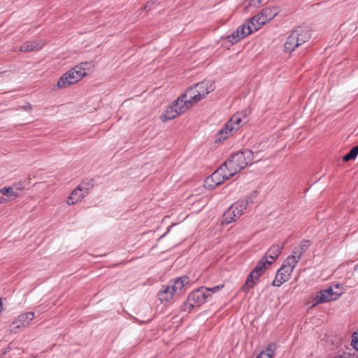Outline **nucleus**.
Returning <instances> with one entry per match:
<instances>
[{
	"mask_svg": "<svg viewBox=\"0 0 358 358\" xmlns=\"http://www.w3.org/2000/svg\"><path fill=\"white\" fill-rule=\"evenodd\" d=\"M278 13L279 8L278 7H266L252 18L257 28L260 29L262 25L273 20Z\"/></svg>",
	"mask_w": 358,
	"mask_h": 358,
	"instance_id": "nucleus-9",
	"label": "nucleus"
},
{
	"mask_svg": "<svg viewBox=\"0 0 358 358\" xmlns=\"http://www.w3.org/2000/svg\"><path fill=\"white\" fill-rule=\"evenodd\" d=\"M292 272L293 271L291 268L282 264L281 267L277 271L272 285L275 287H280L290 279Z\"/></svg>",
	"mask_w": 358,
	"mask_h": 358,
	"instance_id": "nucleus-15",
	"label": "nucleus"
},
{
	"mask_svg": "<svg viewBox=\"0 0 358 358\" xmlns=\"http://www.w3.org/2000/svg\"><path fill=\"white\" fill-rule=\"evenodd\" d=\"M94 67V65L92 62H80L73 69L67 71L58 79L56 85L57 87L64 89L78 83L91 73Z\"/></svg>",
	"mask_w": 358,
	"mask_h": 358,
	"instance_id": "nucleus-1",
	"label": "nucleus"
},
{
	"mask_svg": "<svg viewBox=\"0 0 358 358\" xmlns=\"http://www.w3.org/2000/svg\"><path fill=\"white\" fill-rule=\"evenodd\" d=\"M90 189L87 185L78 186L67 198V204L71 206L81 201L89 194Z\"/></svg>",
	"mask_w": 358,
	"mask_h": 358,
	"instance_id": "nucleus-11",
	"label": "nucleus"
},
{
	"mask_svg": "<svg viewBox=\"0 0 358 358\" xmlns=\"http://www.w3.org/2000/svg\"><path fill=\"white\" fill-rule=\"evenodd\" d=\"M7 201H10L9 199H5L4 197H1L0 198V203H4V202H6Z\"/></svg>",
	"mask_w": 358,
	"mask_h": 358,
	"instance_id": "nucleus-31",
	"label": "nucleus"
},
{
	"mask_svg": "<svg viewBox=\"0 0 358 358\" xmlns=\"http://www.w3.org/2000/svg\"><path fill=\"white\" fill-rule=\"evenodd\" d=\"M189 283V278L187 276H182L170 281L168 285L170 287L171 292H174L175 294H180L182 289H185L188 287Z\"/></svg>",
	"mask_w": 358,
	"mask_h": 358,
	"instance_id": "nucleus-17",
	"label": "nucleus"
},
{
	"mask_svg": "<svg viewBox=\"0 0 358 358\" xmlns=\"http://www.w3.org/2000/svg\"><path fill=\"white\" fill-rule=\"evenodd\" d=\"M341 293L335 292L332 287H329L319 292L314 298L313 305H317L331 301L336 300Z\"/></svg>",
	"mask_w": 358,
	"mask_h": 358,
	"instance_id": "nucleus-10",
	"label": "nucleus"
},
{
	"mask_svg": "<svg viewBox=\"0 0 358 358\" xmlns=\"http://www.w3.org/2000/svg\"><path fill=\"white\" fill-rule=\"evenodd\" d=\"M259 160V158L255 157L254 153L251 150H245L233 155L223 165L227 168L228 171L227 176L233 177L248 164Z\"/></svg>",
	"mask_w": 358,
	"mask_h": 358,
	"instance_id": "nucleus-2",
	"label": "nucleus"
},
{
	"mask_svg": "<svg viewBox=\"0 0 358 358\" xmlns=\"http://www.w3.org/2000/svg\"><path fill=\"white\" fill-rule=\"evenodd\" d=\"M248 121V115L245 111L234 114L219 131L217 135L216 141L225 140L233 131L238 129L241 126L246 124Z\"/></svg>",
	"mask_w": 358,
	"mask_h": 358,
	"instance_id": "nucleus-4",
	"label": "nucleus"
},
{
	"mask_svg": "<svg viewBox=\"0 0 358 358\" xmlns=\"http://www.w3.org/2000/svg\"><path fill=\"white\" fill-rule=\"evenodd\" d=\"M248 206V200L240 199L234 203L224 214L223 224H230L240 217Z\"/></svg>",
	"mask_w": 358,
	"mask_h": 358,
	"instance_id": "nucleus-6",
	"label": "nucleus"
},
{
	"mask_svg": "<svg viewBox=\"0 0 358 358\" xmlns=\"http://www.w3.org/2000/svg\"><path fill=\"white\" fill-rule=\"evenodd\" d=\"M34 317L33 312H27L18 315L12 324L11 330L25 328L30 324Z\"/></svg>",
	"mask_w": 358,
	"mask_h": 358,
	"instance_id": "nucleus-14",
	"label": "nucleus"
},
{
	"mask_svg": "<svg viewBox=\"0 0 358 358\" xmlns=\"http://www.w3.org/2000/svg\"><path fill=\"white\" fill-rule=\"evenodd\" d=\"M0 193L8 196L9 197V200L14 199L19 196L18 192L14 191L10 187L1 188L0 189Z\"/></svg>",
	"mask_w": 358,
	"mask_h": 358,
	"instance_id": "nucleus-24",
	"label": "nucleus"
},
{
	"mask_svg": "<svg viewBox=\"0 0 358 358\" xmlns=\"http://www.w3.org/2000/svg\"><path fill=\"white\" fill-rule=\"evenodd\" d=\"M179 115V113L172 103L166 108L160 118L162 122H166L168 120H173Z\"/></svg>",
	"mask_w": 358,
	"mask_h": 358,
	"instance_id": "nucleus-21",
	"label": "nucleus"
},
{
	"mask_svg": "<svg viewBox=\"0 0 358 358\" xmlns=\"http://www.w3.org/2000/svg\"><path fill=\"white\" fill-rule=\"evenodd\" d=\"M3 73H0V77L2 76V74H3Z\"/></svg>",
	"mask_w": 358,
	"mask_h": 358,
	"instance_id": "nucleus-33",
	"label": "nucleus"
},
{
	"mask_svg": "<svg viewBox=\"0 0 358 358\" xmlns=\"http://www.w3.org/2000/svg\"><path fill=\"white\" fill-rule=\"evenodd\" d=\"M174 294L175 293L171 292L169 285H164L159 292V298L162 301H169L173 298Z\"/></svg>",
	"mask_w": 358,
	"mask_h": 358,
	"instance_id": "nucleus-23",
	"label": "nucleus"
},
{
	"mask_svg": "<svg viewBox=\"0 0 358 358\" xmlns=\"http://www.w3.org/2000/svg\"><path fill=\"white\" fill-rule=\"evenodd\" d=\"M355 270H357V271H358V264L356 266V267H355Z\"/></svg>",
	"mask_w": 358,
	"mask_h": 358,
	"instance_id": "nucleus-32",
	"label": "nucleus"
},
{
	"mask_svg": "<svg viewBox=\"0 0 358 358\" xmlns=\"http://www.w3.org/2000/svg\"><path fill=\"white\" fill-rule=\"evenodd\" d=\"M203 185L207 189H213L219 185L213 179L212 176H210L204 180Z\"/></svg>",
	"mask_w": 358,
	"mask_h": 358,
	"instance_id": "nucleus-26",
	"label": "nucleus"
},
{
	"mask_svg": "<svg viewBox=\"0 0 358 358\" xmlns=\"http://www.w3.org/2000/svg\"><path fill=\"white\" fill-rule=\"evenodd\" d=\"M227 175L228 171L224 165H222L217 170L211 174L213 179L215 180L218 185L222 184L224 181L231 178V176Z\"/></svg>",
	"mask_w": 358,
	"mask_h": 358,
	"instance_id": "nucleus-20",
	"label": "nucleus"
},
{
	"mask_svg": "<svg viewBox=\"0 0 358 358\" xmlns=\"http://www.w3.org/2000/svg\"><path fill=\"white\" fill-rule=\"evenodd\" d=\"M275 350V344L271 343L266 346L265 350L261 351L256 358H273Z\"/></svg>",
	"mask_w": 358,
	"mask_h": 358,
	"instance_id": "nucleus-22",
	"label": "nucleus"
},
{
	"mask_svg": "<svg viewBox=\"0 0 358 358\" xmlns=\"http://www.w3.org/2000/svg\"><path fill=\"white\" fill-rule=\"evenodd\" d=\"M285 247L284 243L272 245L267 250L263 259H264L268 265H271L280 255Z\"/></svg>",
	"mask_w": 358,
	"mask_h": 358,
	"instance_id": "nucleus-16",
	"label": "nucleus"
},
{
	"mask_svg": "<svg viewBox=\"0 0 358 358\" xmlns=\"http://www.w3.org/2000/svg\"><path fill=\"white\" fill-rule=\"evenodd\" d=\"M310 34L307 27H299L292 31L285 43V50L293 52L297 47L309 40Z\"/></svg>",
	"mask_w": 358,
	"mask_h": 358,
	"instance_id": "nucleus-5",
	"label": "nucleus"
},
{
	"mask_svg": "<svg viewBox=\"0 0 358 358\" xmlns=\"http://www.w3.org/2000/svg\"><path fill=\"white\" fill-rule=\"evenodd\" d=\"M223 287H224V285H220L215 286L213 287H207L208 293H210L211 294L213 293L217 292L222 288H223Z\"/></svg>",
	"mask_w": 358,
	"mask_h": 358,
	"instance_id": "nucleus-29",
	"label": "nucleus"
},
{
	"mask_svg": "<svg viewBox=\"0 0 358 358\" xmlns=\"http://www.w3.org/2000/svg\"><path fill=\"white\" fill-rule=\"evenodd\" d=\"M214 89L215 86L212 82L204 80L188 88L183 94L185 98L187 99L193 106L205 98Z\"/></svg>",
	"mask_w": 358,
	"mask_h": 358,
	"instance_id": "nucleus-3",
	"label": "nucleus"
},
{
	"mask_svg": "<svg viewBox=\"0 0 358 358\" xmlns=\"http://www.w3.org/2000/svg\"><path fill=\"white\" fill-rule=\"evenodd\" d=\"M351 345L355 350H358V330L352 334Z\"/></svg>",
	"mask_w": 358,
	"mask_h": 358,
	"instance_id": "nucleus-27",
	"label": "nucleus"
},
{
	"mask_svg": "<svg viewBox=\"0 0 358 358\" xmlns=\"http://www.w3.org/2000/svg\"><path fill=\"white\" fill-rule=\"evenodd\" d=\"M210 296V294L208 293L207 287H201L189 294L188 301L192 306H199L204 303L206 299Z\"/></svg>",
	"mask_w": 358,
	"mask_h": 358,
	"instance_id": "nucleus-12",
	"label": "nucleus"
},
{
	"mask_svg": "<svg viewBox=\"0 0 358 358\" xmlns=\"http://www.w3.org/2000/svg\"><path fill=\"white\" fill-rule=\"evenodd\" d=\"M358 155V149L354 147L351 150L343 157V161L348 162L351 159H354Z\"/></svg>",
	"mask_w": 358,
	"mask_h": 358,
	"instance_id": "nucleus-25",
	"label": "nucleus"
},
{
	"mask_svg": "<svg viewBox=\"0 0 358 358\" xmlns=\"http://www.w3.org/2000/svg\"><path fill=\"white\" fill-rule=\"evenodd\" d=\"M250 6L258 7L263 0H248Z\"/></svg>",
	"mask_w": 358,
	"mask_h": 358,
	"instance_id": "nucleus-30",
	"label": "nucleus"
},
{
	"mask_svg": "<svg viewBox=\"0 0 358 358\" xmlns=\"http://www.w3.org/2000/svg\"><path fill=\"white\" fill-rule=\"evenodd\" d=\"M258 29L259 28L255 25V21L251 18L247 22L239 26L235 31L227 36V38L230 43H236Z\"/></svg>",
	"mask_w": 358,
	"mask_h": 358,
	"instance_id": "nucleus-7",
	"label": "nucleus"
},
{
	"mask_svg": "<svg viewBox=\"0 0 358 358\" xmlns=\"http://www.w3.org/2000/svg\"><path fill=\"white\" fill-rule=\"evenodd\" d=\"M45 43L43 39L26 41L20 46V50L22 52L38 51L42 49Z\"/></svg>",
	"mask_w": 358,
	"mask_h": 358,
	"instance_id": "nucleus-18",
	"label": "nucleus"
},
{
	"mask_svg": "<svg viewBox=\"0 0 358 358\" xmlns=\"http://www.w3.org/2000/svg\"><path fill=\"white\" fill-rule=\"evenodd\" d=\"M257 196V192L256 191L252 192L250 195L247 196V198L243 199V200H248V205L250 203H253Z\"/></svg>",
	"mask_w": 358,
	"mask_h": 358,
	"instance_id": "nucleus-28",
	"label": "nucleus"
},
{
	"mask_svg": "<svg viewBox=\"0 0 358 358\" xmlns=\"http://www.w3.org/2000/svg\"><path fill=\"white\" fill-rule=\"evenodd\" d=\"M173 105L177 109L180 115L186 112L189 108L192 106L190 101L187 99L185 98V95L182 94L179 96L176 100L173 102Z\"/></svg>",
	"mask_w": 358,
	"mask_h": 358,
	"instance_id": "nucleus-19",
	"label": "nucleus"
},
{
	"mask_svg": "<svg viewBox=\"0 0 358 358\" xmlns=\"http://www.w3.org/2000/svg\"><path fill=\"white\" fill-rule=\"evenodd\" d=\"M266 265H268V264L264 259H262L258 262L257 266L250 273L245 283L243 285L242 290L243 292H248L250 289L255 285L258 278L266 268Z\"/></svg>",
	"mask_w": 358,
	"mask_h": 358,
	"instance_id": "nucleus-8",
	"label": "nucleus"
},
{
	"mask_svg": "<svg viewBox=\"0 0 358 358\" xmlns=\"http://www.w3.org/2000/svg\"><path fill=\"white\" fill-rule=\"evenodd\" d=\"M303 252L304 250L302 246L298 245L294 247L292 254L286 258L282 265L294 271L298 262L301 259Z\"/></svg>",
	"mask_w": 358,
	"mask_h": 358,
	"instance_id": "nucleus-13",
	"label": "nucleus"
}]
</instances>
